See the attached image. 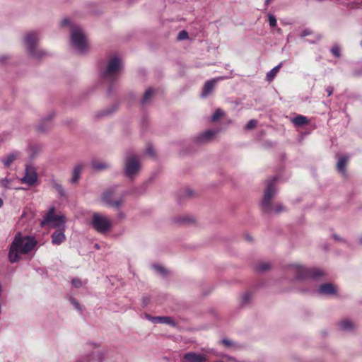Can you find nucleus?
<instances>
[{
    "mask_svg": "<svg viewBox=\"0 0 362 362\" xmlns=\"http://www.w3.org/2000/svg\"><path fill=\"white\" fill-rule=\"evenodd\" d=\"M36 240L30 236H23L20 233H17L9 248L8 259L10 262L15 263L20 260L21 255L27 254L35 246Z\"/></svg>",
    "mask_w": 362,
    "mask_h": 362,
    "instance_id": "f257e3e1",
    "label": "nucleus"
},
{
    "mask_svg": "<svg viewBox=\"0 0 362 362\" xmlns=\"http://www.w3.org/2000/svg\"><path fill=\"white\" fill-rule=\"evenodd\" d=\"M62 27L70 26V45L71 48L78 54H85L88 50V42L86 35L81 27L74 24L66 18L62 21Z\"/></svg>",
    "mask_w": 362,
    "mask_h": 362,
    "instance_id": "f03ea898",
    "label": "nucleus"
},
{
    "mask_svg": "<svg viewBox=\"0 0 362 362\" xmlns=\"http://www.w3.org/2000/svg\"><path fill=\"white\" fill-rule=\"evenodd\" d=\"M276 181V177H274L269 180L267 182V187L264 191V197L261 203L262 208L265 212H270L273 211L276 214H279L285 211V208L281 204H278L274 209H272V207L271 200L276 193V190L274 187V184Z\"/></svg>",
    "mask_w": 362,
    "mask_h": 362,
    "instance_id": "7ed1b4c3",
    "label": "nucleus"
},
{
    "mask_svg": "<svg viewBox=\"0 0 362 362\" xmlns=\"http://www.w3.org/2000/svg\"><path fill=\"white\" fill-rule=\"evenodd\" d=\"M39 41L40 34L37 32L28 33L24 37V45L29 55L37 59L47 54L46 52L37 49V45Z\"/></svg>",
    "mask_w": 362,
    "mask_h": 362,
    "instance_id": "20e7f679",
    "label": "nucleus"
},
{
    "mask_svg": "<svg viewBox=\"0 0 362 362\" xmlns=\"http://www.w3.org/2000/svg\"><path fill=\"white\" fill-rule=\"evenodd\" d=\"M291 273L296 275V279H317L325 275V272L317 268H305L301 265L293 264L289 267Z\"/></svg>",
    "mask_w": 362,
    "mask_h": 362,
    "instance_id": "39448f33",
    "label": "nucleus"
},
{
    "mask_svg": "<svg viewBox=\"0 0 362 362\" xmlns=\"http://www.w3.org/2000/svg\"><path fill=\"white\" fill-rule=\"evenodd\" d=\"M117 192V187H111L106 189L101 195V201L107 206L119 209L124 204V197H121L118 199H115Z\"/></svg>",
    "mask_w": 362,
    "mask_h": 362,
    "instance_id": "423d86ee",
    "label": "nucleus"
},
{
    "mask_svg": "<svg viewBox=\"0 0 362 362\" xmlns=\"http://www.w3.org/2000/svg\"><path fill=\"white\" fill-rule=\"evenodd\" d=\"M64 216H57L54 214V208L49 209L47 214L41 221V226L54 228H64Z\"/></svg>",
    "mask_w": 362,
    "mask_h": 362,
    "instance_id": "0eeeda50",
    "label": "nucleus"
},
{
    "mask_svg": "<svg viewBox=\"0 0 362 362\" xmlns=\"http://www.w3.org/2000/svg\"><path fill=\"white\" fill-rule=\"evenodd\" d=\"M91 224L94 229L100 233H106L112 228L111 220L99 213L93 214Z\"/></svg>",
    "mask_w": 362,
    "mask_h": 362,
    "instance_id": "6e6552de",
    "label": "nucleus"
},
{
    "mask_svg": "<svg viewBox=\"0 0 362 362\" xmlns=\"http://www.w3.org/2000/svg\"><path fill=\"white\" fill-rule=\"evenodd\" d=\"M122 69V59L118 56H115L109 61L107 68L103 72V76L108 79H112L120 72Z\"/></svg>",
    "mask_w": 362,
    "mask_h": 362,
    "instance_id": "1a4fd4ad",
    "label": "nucleus"
},
{
    "mask_svg": "<svg viewBox=\"0 0 362 362\" xmlns=\"http://www.w3.org/2000/svg\"><path fill=\"white\" fill-rule=\"evenodd\" d=\"M140 163L136 156L129 154L124 160V173L128 177H133L140 170Z\"/></svg>",
    "mask_w": 362,
    "mask_h": 362,
    "instance_id": "9d476101",
    "label": "nucleus"
},
{
    "mask_svg": "<svg viewBox=\"0 0 362 362\" xmlns=\"http://www.w3.org/2000/svg\"><path fill=\"white\" fill-rule=\"evenodd\" d=\"M37 179L38 176L35 168L32 166L27 165L25 176L21 179L22 182L32 186L37 181Z\"/></svg>",
    "mask_w": 362,
    "mask_h": 362,
    "instance_id": "9b49d317",
    "label": "nucleus"
},
{
    "mask_svg": "<svg viewBox=\"0 0 362 362\" xmlns=\"http://www.w3.org/2000/svg\"><path fill=\"white\" fill-rule=\"evenodd\" d=\"M207 357L203 354L189 351L185 354L180 362H206Z\"/></svg>",
    "mask_w": 362,
    "mask_h": 362,
    "instance_id": "f8f14e48",
    "label": "nucleus"
},
{
    "mask_svg": "<svg viewBox=\"0 0 362 362\" xmlns=\"http://www.w3.org/2000/svg\"><path fill=\"white\" fill-rule=\"evenodd\" d=\"M218 133V130L208 129L197 136L195 138V141L198 144L209 142L215 138Z\"/></svg>",
    "mask_w": 362,
    "mask_h": 362,
    "instance_id": "ddd939ff",
    "label": "nucleus"
},
{
    "mask_svg": "<svg viewBox=\"0 0 362 362\" xmlns=\"http://www.w3.org/2000/svg\"><path fill=\"white\" fill-rule=\"evenodd\" d=\"M224 78L225 77H218L206 81L203 88L202 93L201 94L202 97L205 98L211 94L214 89L216 83L218 81L223 80Z\"/></svg>",
    "mask_w": 362,
    "mask_h": 362,
    "instance_id": "4468645a",
    "label": "nucleus"
},
{
    "mask_svg": "<svg viewBox=\"0 0 362 362\" xmlns=\"http://www.w3.org/2000/svg\"><path fill=\"white\" fill-rule=\"evenodd\" d=\"M316 293L322 296H333L337 293V288L330 283L323 284L320 286Z\"/></svg>",
    "mask_w": 362,
    "mask_h": 362,
    "instance_id": "2eb2a0df",
    "label": "nucleus"
},
{
    "mask_svg": "<svg viewBox=\"0 0 362 362\" xmlns=\"http://www.w3.org/2000/svg\"><path fill=\"white\" fill-rule=\"evenodd\" d=\"M52 243L53 245H59L62 243L65 239L64 235V228H60L59 230H56L52 234Z\"/></svg>",
    "mask_w": 362,
    "mask_h": 362,
    "instance_id": "dca6fc26",
    "label": "nucleus"
},
{
    "mask_svg": "<svg viewBox=\"0 0 362 362\" xmlns=\"http://www.w3.org/2000/svg\"><path fill=\"white\" fill-rule=\"evenodd\" d=\"M83 168V164H77L73 169L72 171V177L70 179L69 182L71 184H76L78 182V180L80 179L81 173L82 172V170Z\"/></svg>",
    "mask_w": 362,
    "mask_h": 362,
    "instance_id": "f3484780",
    "label": "nucleus"
},
{
    "mask_svg": "<svg viewBox=\"0 0 362 362\" xmlns=\"http://www.w3.org/2000/svg\"><path fill=\"white\" fill-rule=\"evenodd\" d=\"M19 156V152L14 151L9 153L7 156L1 159L4 166L8 168Z\"/></svg>",
    "mask_w": 362,
    "mask_h": 362,
    "instance_id": "a211bd4d",
    "label": "nucleus"
},
{
    "mask_svg": "<svg viewBox=\"0 0 362 362\" xmlns=\"http://www.w3.org/2000/svg\"><path fill=\"white\" fill-rule=\"evenodd\" d=\"M155 323H159V324H166L171 325L173 327H175L176 325V323L175 322L174 320L171 317L168 316H157L156 317V319H154Z\"/></svg>",
    "mask_w": 362,
    "mask_h": 362,
    "instance_id": "6ab92c4d",
    "label": "nucleus"
},
{
    "mask_svg": "<svg viewBox=\"0 0 362 362\" xmlns=\"http://www.w3.org/2000/svg\"><path fill=\"white\" fill-rule=\"evenodd\" d=\"M93 356H94L93 351H89V350H87L83 354H82L74 362H91L93 359Z\"/></svg>",
    "mask_w": 362,
    "mask_h": 362,
    "instance_id": "aec40b11",
    "label": "nucleus"
},
{
    "mask_svg": "<svg viewBox=\"0 0 362 362\" xmlns=\"http://www.w3.org/2000/svg\"><path fill=\"white\" fill-rule=\"evenodd\" d=\"M92 168L95 170H103L110 167V164L104 161L93 160L91 163Z\"/></svg>",
    "mask_w": 362,
    "mask_h": 362,
    "instance_id": "412c9836",
    "label": "nucleus"
},
{
    "mask_svg": "<svg viewBox=\"0 0 362 362\" xmlns=\"http://www.w3.org/2000/svg\"><path fill=\"white\" fill-rule=\"evenodd\" d=\"M52 187L55 189L60 197H65L66 192L63 188L62 185H60L56 180L52 179L51 180Z\"/></svg>",
    "mask_w": 362,
    "mask_h": 362,
    "instance_id": "4be33fe9",
    "label": "nucleus"
},
{
    "mask_svg": "<svg viewBox=\"0 0 362 362\" xmlns=\"http://www.w3.org/2000/svg\"><path fill=\"white\" fill-rule=\"evenodd\" d=\"M292 122L296 126H302L308 124L309 120L305 116L297 115L292 119Z\"/></svg>",
    "mask_w": 362,
    "mask_h": 362,
    "instance_id": "5701e85b",
    "label": "nucleus"
},
{
    "mask_svg": "<svg viewBox=\"0 0 362 362\" xmlns=\"http://www.w3.org/2000/svg\"><path fill=\"white\" fill-rule=\"evenodd\" d=\"M51 117L45 119L42 122L37 126V131L40 132H45L51 127L50 123Z\"/></svg>",
    "mask_w": 362,
    "mask_h": 362,
    "instance_id": "b1692460",
    "label": "nucleus"
},
{
    "mask_svg": "<svg viewBox=\"0 0 362 362\" xmlns=\"http://www.w3.org/2000/svg\"><path fill=\"white\" fill-rule=\"evenodd\" d=\"M281 66H282V64L280 63L279 65H277L275 67H274L272 69H271L267 74L266 78H267V80L268 81H272L274 79V78L275 77V76L276 75L278 71H279V69L281 67Z\"/></svg>",
    "mask_w": 362,
    "mask_h": 362,
    "instance_id": "393cba45",
    "label": "nucleus"
},
{
    "mask_svg": "<svg viewBox=\"0 0 362 362\" xmlns=\"http://www.w3.org/2000/svg\"><path fill=\"white\" fill-rule=\"evenodd\" d=\"M339 328L341 330L349 331L354 328L353 323L349 320H344L339 323Z\"/></svg>",
    "mask_w": 362,
    "mask_h": 362,
    "instance_id": "a878e982",
    "label": "nucleus"
},
{
    "mask_svg": "<svg viewBox=\"0 0 362 362\" xmlns=\"http://www.w3.org/2000/svg\"><path fill=\"white\" fill-rule=\"evenodd\" d=\"M347 160H348V158L344 156V157L340 158L337 163V168L338 170L341 172L342 173H344L345 171V166L347 163Z\"/></svg>",
    "mask_w": 362,
    "mask_h": 362,
    "instance_id": "bb28decb",
    "label": "nucleus"
},
{
    "mask_svg": "<svg viewBox=\"0 0 362 362\" xmlns=\"http://www.w3.org/2000/svg\"><path fill=\"white\" fill-rule=\"evenodd\" d=\"M153 93H154V90L153 88L147 89L142 98L141 103L143 105L148 103V101L150 100V99L151 98Z\"/></svg>",
    "mask_w": 362,
    "mask_h": 362,
    "instance_id": "cd10ccee",
    "label": "nucleus"
},
{
    "mask_svg": "<svg viewBox=\"0 0 362 362\" xmlns=\"http://www.w3.org/2000/svg\"><path fill=\"white\" fill-rule=\"evenodd\" d=\"M13 180L11 178L5 177L0 179V187L6 189L12 187Z\"/></svg>",
    "mask_w": 362,
    "mask_h": 362,
    "instance_id": "c85d7f7f",
    "label": "nucleus"
},
{
    "mask_svg": "<svg viewBox=\"0 0 362 362\" xmlns=\"http://www.w3.org/2000/svg\"><path fill=\"white\" fill-rule=\"evenodd\" d=\"M270 267H271V264L269 262H259L256 266V270L259 272H264L269 270L270 269Z\"/></svg>",
    "mask_w": 362,
    "mask_h": 362,
    "instance_id": "c756f323",
    "label": "nucleus"
},
{
    "mask_svg": "<svg viewBox=\"0 0 362 362\" xmlns=\"http://www.w3.org/2000/svg\"><path fill=\"white\" fill-rule=\"evenodd\" d=\"M330 52L336 58H340L341 56V47L338 45H334L331 48Z\"/></svg>",
    "mask_w": 362,
    "mask_h": 362,
    "instance_id": "7c9ffc66",
    "label": "nucleus"
},
{
    "mask_svg": "<svg viewBox=\"0 0 362 362\" xmlns=\"http://www.w3.org/2000/svg\"><path fill=\"white\" fill-rule=\"evenodd\" d=\"M69 302L78 311H79L80 313L83 311L82 306L80 305L79 302L76 298L70 297Z\"/></svg>",
    "mask_w": 362,
    "mask_h": 362,
    "instance_id": "2f4dec72",
    "label": "nucleus"
},
{
    "mask_svg": "<svg viewBox=\"0 0 362 362\" xmlns=\"http://www.w3.org/2000/svg\"><path fill=\"white\" fill-rule=\"evenodd\" d=\"M224 112L221 109H217L211 116V120L213 122L217 121L219 118L223 116Z\"/></svg>",
    "mask_w": 362,
    "mask_h": 362,
    "instance_id": "473e14b6",
    "label": "nucleus"
},
{
    "mask_svg": "<svg viewBox=\"0 0 362 362\" xmlns=\"http://www.w3.org/2000/svg\"><path fill=\"white\" fill-rule=\"evenodd\" d=\"M268 21L269 23V25L272 28L275 27L276 25V18L275 16L272 14L268 15Z\"/></svg>",
    "mask_w": 362,
    "mask_h": 362,
    "instance_id": "72a5a7b5",
    "label": "nucleus"
},
{
    "mask_svg": "<svg viewBox=\"0 0 362 362\" xmlns=\"http://www.w3.org/2000/svg\"><path fill=\"white\" fill-rule=\"evenodd\" d=\"M153 269L158 274L161 275H165L166 274L165 269L160 265H154Z\"/></svg>",
    "mask_w": 362,
    "mask_h": 362,
    "instance_id": "f704fd0d",
    "label": "nucleus"
},
{
    "mask_svg": "<svg viewBox=\"0 0 362 362\" xmlns=\"http://www.w3.org/2000/svg\"><path fill=\"white\" fill-rule=\"evenodd\" d=\"M257 122L255 119H250L245 127V129H252L257 125Z\"/></svg>",
    "mask_w": 362,
    "mask_h": 362,
    "instance_id": "c9c22d12",
    "label": "nucleus"
},
{
    "mask_svg": "<svg viewBox=\"0 0 362 362\" xmlns=\"http://www.w3.org/2000/svg\"><path fill=\"white\" fill-rule=\"evenodd\" d=\"M72 285L76 288H81L83 286V282L78 278H74L71 281Z\"/></svg>",
    "mask_w": 362,
    "mask_h": 362,
    "instance_id": "e433bc0d",
    "label": "nucleus"
},
{
    "mask_svg": "<svg viewBox=\"0 0 362 362\" xmlns=\"http://www.w3.org/2000/svg\"><path fill=\"white\" fill-rule=\"evenodd\" d=\"M221 343L226 347H233L235 346L233 341L227 339H222Z\"/></svg>",
    "mask_w": 362,
    "mask_h": 362,
    "instance_id": "4c0bfd02",
    "label": "nucleus"
},
{
    "mask_svg": "<svg viewBox=\"0 0 362 362\" xmlns=\"http://www.w3.org/2000/svg\"><path fill=\"white\" fill-rule=\"evenodd\" d=\"M251 293H245L242 296V301L243 303H247L250 301L251 299Z\"/></svg>",
    "mask_w": 362,
    "mask_h": 362,
    "instance_id": "58836bf2",
    "label": "nucleus"
},
{
    "mask_svg": "<svg viewBox=\"0 0 362 362\" xmlns=\"http://www.w3.org/2000/svg\"><path fill=\"white\" fill-rule=\"evenodd\" d=\"M188 37V33L185 30H182L179 33L177 38L179 40H185Z\"/></svg>",
    "mask_w": 362,
    "mask_h": 362,
    "instance_id": "ea45409f",
    "label": "nucleus"
},
{
    "mask_svg": "<svg viewBox=\"0 0 362 362\" xmlns=\"http://www.w3.org/2000/svg\"><path fill=\"white\" fill-rule=\"evenodd\" d=\"M8 56H6V55H4V56H1L0 57V64L1 65H5L7 64L8 61Z\"/></svg>",
    "mask_w": 362,
    "mask_h": 362,
    "instance_id": "a19ab883",
    "label": "nucleus"
},
{
    "mask_svg": "<svg viewBox=\"0 0 362 362\" xmlns=\"http://www.w3.org/2000/svg\"><path fill=\"white\" fill-rule=\"evenodd\" d=\"M215 354L216 356H221V357H223V358H226V359H228V360H229V361H233V362H235V361H235V359L234 358H233V357H231V356H226V355H221V354Z\"/></svg>",
    "mask_w": 362,
    "mask_h": 362,
    "instance_id": "79ce46f5",
    "label": "nucleus"
},
{
    "mask_svg": "<svg viewBox=\"0 0 362 362\" xmlns=\"http://www.w3.org/2000/svg\"><path fill=\"white\" fill-rule=\"evenodd\" d=\"M311 34V31L308 29H305L304 30L302 31L301 33V37H305L307 35H309Z\"/></svg>",
    "mask_w": 362,
    "mask_h": 362,
    "instance_id": "37998d69",
    "label": "nucleus"
},
{
    "mask_svg": "<svg viewBox=\"0 0 362 362\" xmlns=\"http://www.w3.org/2000/svg\"><path fill=\"white\" fill-rule=\"evenodd\" d=\"M334 88L332 86H328L326 88V92L327 93L328 96L332 95L333 93Z\"/></svg>",
    "mask_w": 362,
    "mask_h": 362,
    "instance_id": "c03bdc74",
    "label": "nucleus"
},
{
    "mask_svg": "<svg viewBox=\"0 0 362 362\" xmlns=\"http://www.w3.org/2000/svg\"><path fill=\"white\" fill-rule=\"evenodd\" d=\"M145 317H146V320H149V321L152 322L153 323H155V321H156V320H155L154 319H156V317L151 316V315H149L146 314V315H145Z\"/></svg>",
    "mask_w": 362,
    "mask_h": 362,
    "instance_id": "a18cd8bd",
    "label": "nucleus"
},
{
    "mask_svg": "<svg viewBox=\"0 0 362 362\" xmlns=\"http://www.w3.org/2000/svg\"><path fill=\"white\" fill-rule=\"evenodd\" d=\"M182 221L184 223H191L192 222V219L185 216L182 218Z\"/></svg>",
    "mask_w": 362,
    "mask_h": 362,
    "instance_id": "49530a36",
    "label": "nucleus"
},
{
    "mask_svg": "<svg viewBox=\"0 0 362 362\" xmlns=\"http://www.w3.org/2000/svg\"><path fill=\"white\" fill-rule=\"evenodd\" d=\"M272 0H265L264 5L266 7L268 6V5L271 3Z\"/></svg>",
    "mask_w": 362,
    "mask_h": 362,
    "instance_id": "de8ad7c7",
    "label": "nucleus"
},
{
    "mask_svg": "<svg viewBox=\"0 0 362 362\" xmlns=\"http://www.w3.org/2000/svg\"><path fill=\"white\" fill-rule=\"evenodd\" d=\"M118 217H119V218H123L124 217V213H122V212L119 213V214H118Z\"/></svg>",
    "mask_w": 362,
    "mask_h": 362,
    "instance_id": "09e8293b",
    "label": "nucleus"
},
{
    "mask_svg": "<svg viewBox=\"0 0 362 362\" xmlns=\"http://www.w3.org/2000/svg\"><path fill=\"white\" fill-rule=\"evenodd\" d=\"M87 346L91 348V347H96L97 346L95 344H88Z\"/></svg>",
    "mask_w": 362,
    "mask_h": 362,
    "instance_id": "8fccbe9b",
    "label": "nucleus"
},
{
    "mask_svg": "<svg viewBox=\"0 0 362 362\" xmlns=\"http://www.w3.org/2000/svg\"><path fill=\"white\" fill-rule=\"evenodd\" d=\"M276 32L279 34H281L282 33V30L281 28H277L276 29Z\"/></svg>",
    "mask_w": 362,
    "mask_h": 362,
    "instance_id": "3c124183",
    "label": "nucleus"
},
{
    "mask_svg": "<svg viewBox=\"0 0 362 362\" xmlns=\"http://www.w3.org/2000/svg\"><path fill=\"white\" fill-rule=\"evenodd\" d=\"M143 300H144V305H146L148 304V300L145 298Z\"/></svg>",
    "mask_w": 362,
    "mask_h": 362,
    "instance_id": "603ef678",
    "label": "nucleus"
},
{
    "mask_svg": "<svg viewBox=\"0 0 362 362\" xmlns=\"http://www.w3.org/2000/svg\"><path fill=\"white\" fill-rule=\"evenodd\" d=\"M187 194H188L189 196H191V195L192 194V191L188 190V191H187Z\"/></svg>",
    "mask_w": 362,
    "mask_h": 362,
    "instance_id": "864d4df0",
    "label": "nucleus"
},
{
    "mask_svg": "<svg viewBox=\"0 0 362 362\" xmlns=\"http://www.w3.org/2000/svg\"><path fill=\"white\" fill-rule=\"evenodd\" d=\"M3 206V200L0 198V208Z\"/></svg>",
    "mask_w": 362,
    "mask_h": 362,
    "instance_id": "5fc2aeb1",
    "label": "nucleus"
},
{
    "mask_svg": "<svg viewBox=\"0 0 362 362\" xmlns=\"http://www.w3.org/2000/svg\"><path fill=\"white\" fill-rule=\"evenodd\" d=\"M334 238L336 240H339L338 237H337L336 235H334Z\"/></svg>",
    "mask_w": 362,
    "mask_h": 362,
    "instance_id": "6e6d98bb",
    "label": "nucleus"
},
{
    "mask_svg": "<svg viewBox=\"0 0 362 362\" xmlns=\"http://www.w3.org/2000/svg\"><path fill=\"white\" fill-rule=\"evenodd\" d=\"M359 242L362 243V236L359 238Z\"/></svg>",
    "mask_w": 362,
    "mask_h": 362,
    "instance_id": "4d7b16f0",
    "label": "nucleus"
},
{
    "mask_svg": "<svg viewBox=\"0 0 362 362\" xmlns=\"http://www.w3.org/2000/svg\"><path fill=\"white\" fill-rule=\"evenodd\" d=\"M111 112H112V111H109V112H106V114H110Z\"/></svg>",
    "mask_w": 362,
    "mask_h": 362,
    "instance_id": "13d9d810",
    "label": "nucleus"
},
{
    "mask_svg": "<svg viewBox=\"0 0 362 362\" xmlns=\"http://www.w3.org/2000/svg\"><path fill=\"white\" fill-rule=\"evenodd\" d=\"M318 1H324L325 0H317Z\"/></svg>",
    "mask_w": 362,
    "mask_h": 362,
    "instance_id": "bf43d9fd",
    "label": "nucleus"
},
{
    "mask_svg": "<svg viewBox=\"0 0 362 362\" xmlns=\"http://www.w3.org/2000/svg\"><path fill=\"white\" fill-rule=\"evenodd\" d=\"M101 361H102V359H101V358H100V360H99V361H98V362H101Z\"/></svg>",
    "mask_w": 362,
    "mask_h": 362,
    "instance_id": "052dcab7",
    "label": "nucleus"
},
{
    "mask_svg": "<svg viewBox=\"0 0 362 362\" xmlns=\"http://www.w3.org/2000/svg\"><path fill=\"white\" fill-rule=\"evenodd\" d=\"M216 362H223V361H216Z\"/></svg>",
    "mask_w": 362,
    "mask_h": 362,
    "instance_id": "680f3d73",
    "label": "nucleus"
}]
</instances>
